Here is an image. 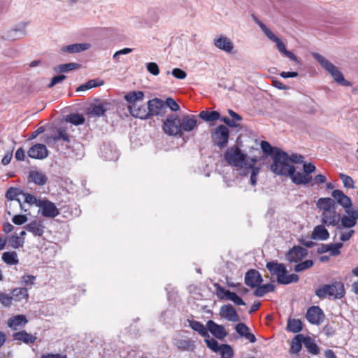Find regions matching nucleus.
<instances>
[{
	"label": "nucleus",
	"instance_id": "f257e3e1",
	"mask_svg": "<svg viewBox=\"0 0 358 358\" xmlns=\"http://www.w3.org/2000/svg\"><path fill=\"white\" fill-rule=\"evenodd\" d=\"M316 206L321 214L322 224L327 227L338 226L341 220V212L337 210V206L334 199L329 197L320 198Z\"/></svg>",
	"mask_w": 358,
	"mask_h": 358
},
{
	"label": "nucleus",
	"instance_id": "f03ea898",
	"mask_svg": "<svg viewBox=\"0 0 358 358\" xmlns=\"http://www.w3.org/2000/svg\"><path fill=\"white\" fill-rule=\"evenodd\" d=\"M273 163L271 166V170L277 175L289 176L293 173L295 167L289 163V155L287 152L276 149L273 153Z\"/></svg>",
	"mask_w": 358,
	"mask_h": 358
},
{
	"label": "nucleus",
	"instance_id": "7ed1b4c3",
	"mask_svg": "<svg viewBox=\"0 0 358 358\" xmlns=\"http://www.w3.org/2000/svg\"><path fill=\"white\" fill-rule=\"evenodd\" d=\"M266 268L272 275L277 277V282L281 285H288L292 282H297L299 277L297 274L292 273L287 275V271L283 264L277 262H268L266 265Z\"/></svg>",
	"mask_w": 358,
	"mask_h": 358
},
{
	"label": "nucleus",
	"instance_id": "20e7f679",
	"mask_svg": "<svg viewBox=\"0 0 358 358\" xmlns=\"http://www.w3.org/2000/svg\"><path fill=\"white\" fill-rule=\"evenodd\" d=\"M315 294L320 299H341L345 296V289L343 282L335 281L331 284L320 286L315 289Z\"/></svg>",
	"mask_w": 358,
	"mask_h": 358
},
{
	"label": "nucleus",
	"instance_id": "39448f33",
	"mask_svg": "<svg viewBox=\"0 0 358 358\" xmlns=\"http://www.w3.org/2000/svg\"><path fill=\"white\" fill-rule=\"evenodd\" d=\"M314 58L327 70L334 78V80L343 86H350L349 81L346 80L343 73L331 62L319 53L313 54Z\"/></svg>",
	"mask_w": 358,
	"mask_h": 358
},
{
	"label": "nucleus",
	"instance_id": "423d86ee",
	"mask_svg": "<svg viewBox=\"0 0 358 358\" xmlns=\"http://www.w3.org/2000/svg\"><path fill=\"white\" fill-rule=\"evenodd\" d=\"M247 155L243 154L237 146L229 148L224 153L226 162L231 166L241 169L246 165Z\"/></svg>",
	"mask_w": 358,
	"mask_h": 358
},
{
	"label": "nucleus",
	"instance_id": "0eeeda50",
	"mask_svg": "<svg viewBox=\"0 0 358 358\" xmlns=\"http://www.w3.org/2000/svg\"><path fill=\"white\" fill-rule=\"evenodd\" d=\"M164 132L169 136H180V119L176 114H171L167 116L163 124Z\"/></svg>",
	"mask_w": 358,
	"mask_h": 358
},
{
	"label": "nucleus",
	"instance_id": "6e6552de",
	"mask_svg": "<svg viewBox=\"0 0 358 358\" xmlns=\"http://www.w3.org/2000/svg\"><path fill=\"white\" fill-rule=\"evenodd\" d=\"M348 215H341L340 223L336 226L337 229H350L357 224L358 220V207H353L350 210H345Z\"/></svg>",
	"mask_w": 358,
	"mask_h": 358
},
{
	"label": "nucleus",
	"instance_id": "1a4fd4ad",
	"mask_svg": "<svg viewBox=\"0 0 358 358\" xmlns=\"http://www.w3.org/2000/svg\"><path fill=\"white\" fill-rule=\"evenodd\" d=\"M215 287L217 296L220 299H226L233 301L236 305L238 306L245 305L244 301L239 296H238L236 293L226 289L218 283L215 284Z\"/></svg>",
	"mask_w": 358,
	"mask_h": 358
},
{
	"label": "nucleus",
	"instance_id": "9d476101",
	"mask_svg": "<svg viewBox=\"0 0 358 358\" xmlns=\"http://www.w3.org/2000/svg\"><path fill=\"white\" fill-rule=\"evenodd\" d=\"M229 131L224 125L218 126L212 134V139L215 145L223 148L228 143Z\"/></svg>",
	"mask_w": 358,
	"mask_h": 358
},
{
	"label": "nucleus",
	"instance_id": "9b49d317",
	"mask_svg": "<svg viewBox=\"0 0 358 358\" xmlns=\"http://www.w3.org/2000/svg\"><path fill=\"white\" fill-rule=\"evenodd\" d=\"M37 207H39L41 215L45 217L54 218L59 215V210L55 204L48 199H41L38 202Z\"/></svg>",
	"mask_w": 358,
	"mask_h": 358
},
{
	"label": "nucleus",
	"instance_id": "f8f14e48",
	"mask_svg": "<svg viewBox=\"0 0 358 358\" xmlns=\"http://www.w3.org/2000/svg\"><path fill=\"white\" fill-rule=\"evenodd\" d=\"M255 22L259 26L264 34L276 43L277 48L282 54L287 50L285 43L277 37L262 22L255 17Z\"/></svg>",
	"mask_w": 358,
	"mask_h": 358
},
{
	"label": "nucleus",
	"instance_id": "ddd939ff",
	"mask_svg": "<svg viewBox=\"0 0 358 358\" xmlns=\"http://www.w3.org/2000/svg\"><path fill=\"white\" fill-rule=\"evenodd\" d=\"M324 317V313L319 306H313L310 307L306 313V318L313 324H320L323 322Z\"/></svg>",
	"mask_w": 358,
	"mask_h": 358
},
{
	"label": "nucleus",
	"instance_id": "4468645a",
	"mask_svg": "<svg viewBox=\"0 0 358 358\" xmlns=\"http://www.w3.org/2000/svg\"><path fill=\"white\" fill-rule=\"evenodd\" d=\"M150 116L164 115L166 113V105L164 101L155 98L148 101Z\"/></svg>",
	"mask_w": 358,
	"mask_h": 358
},
{
	"label": "nucleus",
	"instance_id": "2eb2a0df",
	"mask_svg": "<svg viewBox=\"0 0 358 358\" xmlns=\"http://www.w3.org/2000/svg\"><path fill=\"white\" fill-rule=\"evenodd\" d=\"M308 255V250L299 245L294 246L286 254V259L289 262H299Z\"/></svg>",
	"mask_w": 358,
	"mask_h": 358
},
{
	"label": "nucleus",
	"instance_id": "dca6fc26",
	"mask_svg": "<svg viewBox=\"0 0 358 358\" xmlns=\"http://www.w3.org/2000/svg\"><path fill=\"white\" fill-rule=\"evenodd\" d=\"M197 125V120L196 116L192 115H186L180 119V137L184 135V132L193 131Z\"/></svg>",
	"mask_w": 358,
	"mask_h": 358
},
{
	"label": "nucleus",
	"instance_id": "f3484780",
	"mask_svg": "<svg viewBox=\"0 0 358 358\" xmlns=\"http://www.w3.org/2000/svg\"><path fill=\"white\" fill-rule=\"evenodd\" d=\"M331 196L333 197L332 199L335 201L337 206L338 205L341 206L345 210L352 208L350 198L345 195L342 190H334L331 193Z\"/></svg>",
	"mask_w": 358,
	"mask_h": 358
},
{
	"label": "nucleus",
	"instance_id": "a211bd4d",
	"mask_svg": "<svg viewBox=\"0 0 358 358\" xmlns=\"http://www.w3.org/2000/svg\"><path fill=\"white\" fill-rule=\"evenodd\" d=\"M144 97L145 94L142 91H131L126 94L124 98L128 103V111L130 110V108L138 106V104L143 101Z\"/></svg>",
	"mask_w": 358,
	"mask_h": 358
},
{
	"label": "nucleus",
	"instance_id": "6ab92c4d",
	"mask_svg": "<svg viewBox=\"0 0 358 358\" xmlns=\"http://www.w3.org/2000/svg\"><path fill=\"white\" fill-rule=\"evenodd\" d=\"M263 281L259 272L255 269L249 270L245 275V283L251 288L257 287Z\"/></svg>",
	"mask_w": 358,
	"mask_h": 358
},
{
	"label": "nucleus",
	"instance_id": "aec40b11",
	"mask_svg": "<svg viewBox=\"0 0 358 358\" xmlns=\"http://www.w3.org/2000/svg\"><path fill=\"white\" fill-rule=\"evenodd\" d=\"M27 154L32 159H43L48 157V150L45 145L37 143L29 148Z\"/></svg>",
	"mask_w": 358,
	"mask_h": 358
},
{
	"label": "nucleus",
	"instance_id": "412c9836",
	"mask_svg": "<svg viewBox=\"0 0 358 358\" xmlns=\"http://www.w3.org/2000/svg\"><path fill=\"white\" fill-rule=\"evenodd\" d=\"M220 315L221 317L230 322H236L239 321V316L231 304L222 306L220 309Z\"/></svg>",
	"mask_w": 358,
	"mask_h": 358
},
{
	"label": "nucleus",
	"instance_id": "4be33fe9",
	"mask_svg": "<svg viewBox=\"0 0 358 358\" xmlns=\"http://www.w3.org/2000/svg\"><path fill=\"white\" fill-rule=\"evenodd\" d=\"M207 327L210 332L218 339H223L227 335L224 327L216 324L213 320H209L207 322Z\"/></svg>",
	"mask_w": 358,
	"mask_h": 358
},
{
	"label": "nucleus",
	"instance_id": "5701e85b",
	"mask_svg": "<svg viewBox=\"0 0 358 358\" xmlns=\"http://www.w3.org/2000/svg\"><path fill=\"white\" fill-rule=\"evenodd\" d=\"M24 228L31 233L34 236H42L44 233V228L42 222L34 220L26 224Z\"/></svg>",
	"mask_w": 358,
	"mask_h": 358
},
{
	"label": "nucleus",
	"instance_id": "b1692460",
	"mask_svg": "<svg viewBox=\"0 0 358 358\" xmlns=\"http://www.w3.org/2000/svg\"><path fill=\"white\" fill-rule=\"evenodd\" d=\"M129 112L131 115L136 118L147 119L150 117L148 105L145 106V104H141V103L138 104V106L130 108Z\"/></svg>",
	"mask_w": 358,
	"mask_h": 358
},
{
	"label": "nucleus",
	"instance_id": "393cba45",
	"mask_svg": "<svg viewBox=\"0 0 358 358\" xmlns=\"http://www.w3.org/2000/svg\"><path fill=\"white\" fill-rule=\"evenodd\" d=\"M289 176L291 177L292 182L296 185H307L313 180L312 176H308L304 172H296V170L293 173H290Z\"/></svg>",
	"mask_w": 358,
	"mask_h": 358
},
{
	"label": "nucleus",
	"instance_id": "a878e982",
	"mask_svg": "<svg viewBox=\"0 0 358 358\" xmlns=\"http://www.w3.org/2000/svg\"><path fill=\"white\" fill-rule=\"evenodd\" d=\"M214 45L217 48L227 52H230L234 48V45L230 39L223 36H220L217 38L215 39Z\"/></svg>",
	"mask_w": 358,
	"mask_h": 358
},
{
	"label": "nucleus",
	"instance_id": "bb28decb",
	"mask_svg": "<svg viewBox=\"0 0 358 358\" xmlns=\"http://www.w3.org/2000/svg\"><path fill=\"white\" fill-rule=\"evenodd\" d=\"M324 224H322L315 227L311 234V238L314 240L325 241L329 238V233L325 228Z\"/></svg>",
	"mask_w": 358,
	"mask_h": 358
},
{
	"label": "nucleus",
	"instance_id": "cd10ccee",
	"mask_svg": "<svg viewBox=\"0 0 358 358\" xmlns=\"http://www.w3.org/2000/svg\"><path fill=\"white\" fill-rule=\"evenodd\" d=\"M60 139L66 143L70 142L69 135L68 134L66 129L64 127H60L58 129L56 134L48 136L47 138L46 142L47 143H56Z\"/></svg>",
	"mask_w": 358,
	"mask_h": 358
},
{
	"label": "nucleus",
	"instance_id": "c85d7f7f",
	"mask_svg": "<svg viewBox=\"0 0 358 358\" xmlns=\"http://www.w3.org/2000/svg\"><path fill=\"white\" fill-rule=\"evenodd\" d=\"M27 322L24 315H18L9 318L7 324L12 329L17 330L20 327L25 325Z\"/></svg>",
	"mask_w": 358,
	"mask_h": 358
},
{
	"label": "nucleus",
	"instance_id": "c756f323",
	"mask_svg": "<svg viewBox=\"0 0 358 358\" xmlns=\"http://www.w3.org/2000/svg\"><path fill=\"white\" fill-rule=\"evenodd\" d=\"M13 336L14 340L24 343L26 344L34 343L36 340V336L27 333L24 330L13 334Z\"/></svg>",
	"mask_w": 358,
	"mask_h": 358
},
{
	"label": "nucleus",
	"instance_id": "7c9ffc66",
	"mask_svg": "<svg viewBox=\"0 0 358 358\" xmlns=\"http://www.w3.org/2000/svg\"><path fill=\"white\" fill-rule=\"evenodd\" d=\"M29 177L33 182L40 186L45 185L48 181L47 176L38 171H30Z\"/></svg>",
	"mask_w": 358,
	"mask_h": 358
},
{
	"label": "nucleus",
	"instance_id": "2f4dec72",
	"mask_svg": "<svg viewBox=\"0 0 358 358\" xmlns=\"http://www.w3.org/2000/svg\"><path fill=\"white\" fill-rule=\"evenodd\" d=\"M13 299L15 301H20L22 299L27 300L29 299L28 288L16 287L11 291Z\"/></svg>",
	"mask_w": 358,
	"mask_h": 358
},
{
	"label": "nucleus",
	"instance_id": "473e14b6",
	"mask_svg": "<svg viewBox=\"0 0 358 358\" xmlns=\"http://www.w3.org/2000/svg\"><path fill=\"white\" fill-rule=\"evenodd\" d=\"M107 103H99L98 104H92L89 108L88 113L95 116L101 117L103 116L107 110Z\"/></svg>",
	"mask_w": 358,
	"mask_h": 358
},
{
	"label": "nucleus",
	"instance_id": "72a5a7b5",
	"mask_svg": "<svg viewBox=\"0 0 358 358\" xmlns=\"http://www.w3.org/2000/svg\"><path fill=\"white\" fill-rule=\"evenodd\" d=\"M90 48L87 43H75L66 46H63L61 48L62 52H68L69 53H76L84 51Z\"/></svg>",
	"mask_w": 358,
	"mask_h": 358
},
{
	"label": "nucleus",
	"instance_id": "f704fd0d",
	"mask_svg": "<svg viewBox=\"0 0 358 358\" xmlns=\"http://www.w3.org/2000/svg\"><path fill=\"white\" fill-rule=\"evenodd\" d=\"M22 192L20 190H19L18 189L14 188V187H10L7 190V192L6 193V197L8 200H10V201H13V200L17 201L21 210H24V212H27V209H26L24 208V204L22 203H21V201L19 199L16 198L19 194H22Z\"/></svg>",
	"mask_w": 358,
	"mask_h": 358
},
{
	"label": "nucleus",
	"instance_id": "c9c22d12",
	"mask_svg": "<svg viewBox=\"0 0 358 358\" xmlns=\"http://www.w3.org/2000/svg\"><path fill=\"white\" fill-rule=\"evenodd\" d=\"M303 329V323L301 320L289 318L287 320V330L292 333H299Z\"/></svg>",
	"mask_w": 358,
	"mask_h": 358
},
{
	"label": "nucleus",
	"instance_id": "e433bc0d",
	"mask_svg": "<svg viewBox=\"0 0 358 358\" xmlns=\"http://www.w3.org/2000/svg\"><path fill=\"white\" fill-rule=\"evenodd\" d=\"M275 288V285L271 283H268L263 285H259L256 289L254 291V295L258 297H262L268 292H274Z\"/></svg>",
	"mask_w": 358,
	"mask_h": 358
},
{
	"label": "nucleus",
	"instance_id": "4c0bfd02",
	"mask_svg": "<svg viewBox=\"0 0 358 358\" xmlns=\"http://www.w3.org/2000/svg\"><path fill=\"white\" fill-rule=\"evenodd\" d=\"M305 337L302 334H297L292 341L290 351L292 353H299L302 348L301 343H303Z\"/></svg>",
	"mask_w": 358,
	"mask_h": 358
},
{
	"label": "nucleus",
	"instance_id": "58836bf2",
	"mask_svg": "<svg viewBox=\"0 0 358 358\" xmlns=\"http://www.w3.org/2000/svg\"><path fill=\"white\" fill-rule=\"evenodd\" d=\"M1 258L8 265H16L19 263L17 255L15 251L3 252Z\"/></svg>",
	"mask_w": 358,
	"mask_h": 358
},
{
	"label": "nucleus",
	"instance_id": "ea45409f",
	"mask_svg": "<svg viewBox=\"0 0 358 358\" xmlns=\"http://www.w3.org/2000/svg\"><path fill=\"white\" fill-rule=\"evenodd\" d=\"M65 120L72 124L78 126L83 124L85 122V118L82 114L71 113L66 115Z\"/></svg>",
	"mask_w": 358,
	"mask_h": 358
},
{
	"label": "nucleus",
	"instance_id": "a19ab883",
	"mask_svg": "<svg viewBox=\"0 0 358 358\" xmlns=\"http://www.w3.org/2000/svg\"><path fill=\"white\" fill-rule=\"evenodd\" d=\"M189 326L193 330L197 331L202 336L209 337L208 330L204 327V325L200 322L196 320L190 321Z\"/></svg>",
	"mask_w": 358,
	"mask_h": 358
},
{
	"label": "nucleus",
	"instance_id": "79ce46f5",
	"mask_svg": "<svg viewBox=\"0 0 358 358\" xmlns=\"http://www.w3.org/2000/svg\"><path fill=\"white\" fill-rule=\"evenodd\" d=\"M199 116L206 122H212L218 120L220 117V114L217 111H206L202 110L199 113Z\"/></svg>",
	"mask_w": 358,
	"mask_h": 358
},
{
	"label": "nucleus",
	"instance_id": "37998d69",
	"mask_svg": "<svg viewBox=\"0 0 358 358\" xmlns=\"http://www.w3.org/2000/svg\"><path fill=\"white\" fill-rule=\"evenodd\" d=\"M303 343L308 351L312 355H317L320 353L319 347L310 337H305Z\"/></svg>",
	"mask_w": 358,
	"mask_h": 358
},
{
	"label": "nucleus",
	"instance_id": "c03bdc74",
	"mask_svg": "<svg viewBox=\"0 0 358 358\" xmlns=\"http://www.w3.org/2000/svg\"><path fill=\"white\" fill-rule=\"evenodd\" d=\"M103 84V81H102V80L97 81L96 80H90L87 83H86L85 84L81 85L80 86H79L77 88L76 91L77 92H78V91H85V90H90V89L95 87L101 86Z\"/></svg>",
	"mask_w": 358,
	"mask_h": 358
},
{
	"label": "nucleus",
	"instance_id": "a18cd8bd",
	"mask_svg": "<svg viewBox=\"0 0 358 358\" xmlns=\"http://www.w3.org/2000/svg\"><path fill=\"white\" fill-rule=\"evenodd\" d=\"M220 352L222 358H232L234 355L232 348L227 344H222Z\"/></svg>",
	"mask_w": 358,
	"mask_h": 358
},
{
	"label": "nucleus",
	"instance_id": "49530a36",
	"mask_svg": "<svg viewBox=\"0 0 358 358\" xmlns=\"http://www.w3.org/2000/svg\"><path fill=\"white\" fill-rule=\"evenodd\" d=\"M314 263L313 261L311 259H308L306 261H303L302 262H299L294 266V271L296 272H302L305 270H307L310 268H311L313 266Z\"/></svg>",
	"mask_w": 358,
	"mask_h": 358
},
{
	"label": "nucleus",
	"instance_id": "de8ad7c7",
	"mask_svg": "<svg viewBox=\"0 0 358 358\" xmlns=\"http://www.w3.org/2000/svg\"><path fill=\"white\" fill-rule=\"evenodd\" d=\"M176 346L181 350H189L193 348L194 344L189 340H178L176 342Z\"/></svg>",
	"mask_w": 358,
	"mask_h": 358
},
{
	"label": "nucleus",
	"instance_id": "09e8293b",
	"mask_svg": "<svg viewBox=\"0 0 358 358\" xmlns=\"http://www.w3.org/2000/svg\"><path fill=\"white\" fill-rule=\"evenodd\" d=\"M80 64L77 63L63 64L58 66L57 69L60 72H68L80 68Z\"/></svg>",
	"mask_w": 358,
	"mask_h": 358
},
{
	"label": "nucleus",
	"instance_id": "8fccbe9b",
	"mask_svg": "<svg viewBox=\"0 0 358 358\" xmlns=\"http://www.w3.org/2000/svg\"><path fill=\"white\" fill-rule=\"evenodd\" d=\"M24 239L19 237L17 235H13L9 240V243L13 248L17 249L22 247L24 244Z\"/></svg>",
	"mask_w": 358,
	"mask_h": 358
},
{
	"label": "nucleus",
	"instance_id": "3c124183",
	"mask_svg": "<svg viewBox=\"0 0 358 358\" xmlns=\"http://www.w3.org/2000/svg\"><path fill=\"white\" fill-rule=\"evenodd\" d=\"M205 342L208 348H210L213 352H217L220 351V345H219L218 342L214 338H208L205 339Z\"/></svg>",
	"mask_w": 358,
	"mask_h": 358
},
{
	"label": "nucleus",
	"instance_id": "603ef678",
	"mask_svg": "<svg viewBox=\"0 0 358 358\" xmlns=\"http://www.w3.org/2000/svg\"><path fill=\"white\" fill-rule=\"evenodd\" d=\"M36 280V276L32 275H24L22 277V283L24 286V287H31L34 283Z\"/></svg>",
	"mask_w": 358,
	"mask_h": 358
},
{
	"label": "nucleus",
	"instance_id": "864d4df0",
	"mask_svg": "<svg viewBox=\"0 0 358 358\" xmlns=\"http://www.w3.org/2000/svg\"><path fill=\"white\" fill-rule=\"evenodd\" d=\"M339 177L341 179L345 187H346V188H354L355 187L354 180L350 176L341 173L339 174Z\"/></svg>",
	"mask_w": 358,
	"mask_h": 358
},
{
	"label": "nucleus",
	"instance_id": "5fc2aeb1",
	"mask_svg": "<svg viewBox=\"0 0 358 358\" xmlns=\"http://www.w3.org/2000/svg\"><path fill=\"white\" fill-rule=\"evenodd\" d=\"M343 246V243H329V248H330L329 252L331 256H338L341 254L340 249Z\"/></svg>",
	"mask_w": 358,
	"mask_h": 358
},
{
	"label": "nucleus",
	"instance_id": "6e6d98bb",
	"mask_svg": "<svg viewBox=\"0 0 358 358\" xmlns=\"http://www.w3.org/2000/svg\"><path fill=\"white\" fill-rule=\"evenodd\" d=\"M261 148L263 152L266 155H273L275 152L276 148H273L271 144L266 141H262L261 142Z\"/></svg>",
	"mask_w": 358,
	"mask_h": 358
},
{
	"label": "nucleus",
	"instance_id": "4d7b16f0",
	"mask_svg": "<svg viewBox=\"0 0 358 358\" xmlns=\"http://www.w3.org/2000/svg\"><path fill=\"white\" fill-rule=\"evenodd\" d=\"M22 194L24 197V203H27L29 205H36L37 206L38 202L41 201V199H37L36 196L29 193H22Z\"/></svg>",
	"mask_w": 358,
	"mask_h": 358
},
{
	"label": "nucleus",
	"instance_id": "13d9d810",
	"mask_svg": "<svg viewBox=\"0 0 358 358\" xmlns=\"http://www.w3.org/2000/svg\"><path fill=\"white\" fill-rule=\"evenodd\" d=\"M164 103L166 105V108L169 107L172 111L175 112L180 110V106L176 102V101L173 99L171 97L167 98Z\"/></svg>",
	"mask_w": 358,
	"mask_h": 358
},
{
	"label": "nucleus",
	"instance_id": "bf43d9fd",
	"mask_svg": "<svg viewBox=\"0 0 358 358\" xmlns=\"http://www.w3.org/2000/svg\"><path fill=\"white\" fill-rule=\"evenodd\" d=\"M13 300L12 296H9L6 294L0 292V302L5 306H10Z\"/></svg>",
	"mask_w": 358,
	"mask_h": 358
},
{
	"label": "nucleus",
	"instance_id": "052dcab7",
	"mask_svg": "<svg viewBox=\"0 0 358 358\" xmlns=\"http://www.w3.org/2000/svg\"><path fill=\"white\" fill-rule=\"evenodd\" d=\"M13 222L16 225H21L27 221L26 215H15L12 218Z\"/></svg>",
	"mask_w": 358,
	"mask_h": 358
},
{
	"label": "nucleus",
	"instance_id": "680f3d73",
	"mask_svg": "<svg viewBox=\"0 0 358 358\" xmlns=\"http://www.w3.org/2000/svg\"><path fill=\"white\" fill-rule=\"evenodd\" d=\"M147 69L149 73L154 76H157L159 73V69L157 63L150 62L147 64Z\"/></svg>",
	"mask_w": 358,
	"mask_h": 358
},
{
	"label": "nucleus",
	"instance_id": "e2e57ef3",
	"mask_svg": "<svg viewBox=\"0 0 358 358\" xmlns=\"http://www.w3.org/2000/svg\"><path fill=\"white\" fill-rule=\"evenodd\" d=\"M236 331L241 336H243L250 329L244 323H238L236 324Z\"/></svg>",
	"mask_w": 358,
	"mask_h": 358
},
{
	"label": "nucleus",
	"instance_id": "0e129e2a",
	"mask_svg": "<svg viewBox=\"0 0 358 358\" xmlns=\"http://www.w3.org/2000/svg\"><path fill=\"white\" fill-rule=\"evenodd\" d=\"M173 76L178 79H185L187 76V73L185 71L175 68L172 71Z\"/></svg>",
	"mask_w": 358,
	"mask_h": 358
},
{
	"label": "nucleus",
	"instance_id": "69168bd1",
	"mask_svg": "<svg viewBox=\"0 0 358 358\" xmlns=\"http://www.w3.org/2000/svg\"><path fill=\"white\" fill-rule=\"evenodd\" d=\"M303 172L308 175L311 176L310 174L315 171L316 167L312 163H304L303 166Z\"/></svg>",
	"mask_w": 358,
	"mask_h": 358
},
{
	"label": "nucleus",
	"instance_id": "338daca9",
	"mask_svg": "<svg viewBox=\"0 0 358 358\" xmlns=\"http://www.w3.org/2000/svg\"><path fill=\"white\" fill-rule=\"evenodd\" d=\"M355 233V231L354 229H350L347 231L343 232L340 236V240L343 242L349 241Z\"/></svg>",
	"mask_w": 358,
	"mask_h": 358
},
{
	"label": "nucleus",
	"instance_id": "774afa93",
	"mask_svg": "<svg viewBox=\"0 0 358 358\" xmlns=\"http://www.w3.org/2000/svg\"><path fill=\"white\" fill-rule=\"evenodd\" d=\"M66 78V77L64 75H59V76H54L52 78L50 83H49L48 87H52L53 86H55L57 83H59L62 81H63L64 80H65Z\"/></svg>",
	"mask_w": 358,
	"mask_h": 358
}]
</instances>
